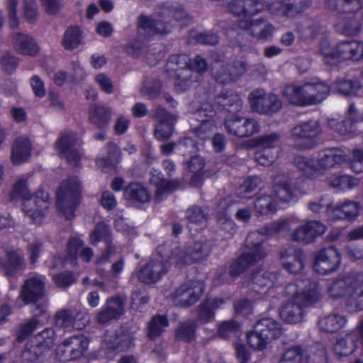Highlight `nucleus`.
<instances>
[{
	"mask_svg": "<svg viewBox=\"0 0 363 363\" xmlns=\"http://www.w3.org/2000/svg\"><path fill=\"white\" fill-rule=\"evenodd\" d=\"M284 293L288 301L281 307L280 316L289 323L301 322L304 308L320 298L318 285L308 279L288 284Z\"/></svg>",
	"mask_w": 363,
	"mask_h": 363,
	"instance_id": "nucleus-1",
	"label": "nucleus"
},
{
	"mask_svg": "<svg viewBox=\"0 0 363 363\" xmlns=\"http://www.w3.org/2000/svg\"><path fill=\"white\" fill-rule=\"evenodd\" d=\"M298 223L295 217L286 219H280L276 221L266 223L257 232H252L248 235L247 242L248 250L234 261L230 267L229 274L232 277H237L244 272L247 268L259 262L266 256V252L259 241L254 242L253 240L259 234L265 236L276 235L285 229H289V226Z\"/></svg>",
	"mask_w": 363,
	"mask_h": 363,
	"instance_id": "nucleus-2",
	"label": "nucleus"
},
{
	"mask_svg": "<svg viewBox=\"0 0 363 363\" xmlns=\"http://www.w3.org/2000/svg\"><path fill=\"white\" fill-rule=\"evenodd\" d=\"M207 69L206 60L196 56L193 60L186 55H174L169 57L166 71L170 77L175 79L177 91L186 90L191 83L200 79L201 74Z\"/></svg>",
	"mask_w": 363,
	"mask_h": 363,
	"instance_id": "nucleus-3",
	"label": "nucleus"
},
{
	"mask_svg": "<svg viewBox=\"0 0 363 363\" xmlns=\"http://www.w3.org/2000/svg\"><path fill=\"white\" fill-rule=\"evenodd\" d=\"M328 297L337 300L345 298L349 313L363 311V276L345 275L337 277L328 288Z\"/></svg>",
	"mask_w": 363,
	"mask_h": 363,
	"instance_id": "nucleus-4",
	"label": "nucleus"
},
{
	"mask_svg": "<svg viewBox=\"0 0 363 363\" xmlns=\"http://www.w3.org/2000/svg\"><path fill=\"white\" fill-rule=\"evenodd\" d=\"M186 16L185 12L178 6L167 4L159 12V18L140 16L139 21L140 33L147 37L156 34H167L170 32L174 21H179Z\"/></svg>",
	"mask_w": 363,
	"mask_h": 363,
	"instance_id": "nucleus-5",
	"label": "nucleus"
},
{
	"mask_svg": "<svg viewBox=\"0 0 363 363\" xmlns=\"http://www.w3.org/2000/svg\"><path fill=\"white\" fill-rule=\"evenodd\" d=\"M320 53L328 65H335L340 60H357L363 57V43L351 40L332 45L328 40H323L320 43Z\"/></svg>",
	"mask_w": 363,
	"mask_h": 363,
	"instance_id": "nucleus-6",
	"label": "nucleus"
},
{
	"mask_svg": "<svg viewBox=\"0 0 363 363\" xmlns=\"http://www.w3.org/2000/svg\"><path fill=\"white\" fill-rule=\"evenodd\" d=\"M169 252V247L167 245L159 246L156 254L139 272L138 279L146 284L160 280L169 269V259L174 262V258L172 257V250H171L170 254Z\"/></svg>",
	"mask_w": 363,
	"mask_h": 363,
	"instance_id": "nucleus-7",
	"label": "nucleus"
},
{
	"mask_svg": "<svg viewBox=\"0 0 363 363\" xmlns=\"http://www.w3.org/2000/svg\"><path fill=\"white\" fill-rule=\"evenodd\" d=\"M81 187L77 178H69L62 182L57 192V206L66 219L74 217L79 203Z\"/></svg>",
	"mask_w": 363,
	"mask_h": 363,
	"instance_id": "nucleus-8",
	"label": "nucleus"
},
{
	"mask_svg": "<svg viewBox=\"0 0 363 363\" xmlns=\"http://www.w3.org/2000/svg\"><path fill=\"white\" fill-rule=\"evenodd\" d=\"M172 250L175 265L182 267L206 258L211 251V245L206 241H197L184 249L174 246Z\"/></svg>",
	"mask_w": 363,
	"mask_h": 363,
	"instance_id": "nucleus-9",
	"label": "nucleus"
},
{
	"mask_svg": "<svg viewBox=\"0 0 363 363\" xmlns=\"http://www.w3.org/2000/svg\"><path fill=\"white\" fill-rule=\"evenodd\" d=\"M215 111L210 104H203L197 109L191 117V125L195 135L201 140L208 138L216 130L213 120Z\"/></svg>",
	"mask_w": 363,
	"mask_h": 363,
	"instance_id": "nucleus-10",
	"label": "nucleus"
},
{
	"mask_svg": "<svg viewBox=\"0 0 363 363\" xmlns=\"http://www.w3.org/2000/svg\"><path fill=\"white\" fill-rule=\"evenodd\" d=\"M294 225L289 226L291 229L289 234L292 240L310 244L313 242L318 237L323 235L326 231V226L318 220H299Z\"/></svg>",
	"mask_w": 363,
	"mask_h": 363,
	"instance_id": "nucleus-11",
	"label": "nucleus"
},
{
	"mask_svg": "<svg viewBox=\"0 0 363 363\" xmlns=\"http://www.w3.org/2000/svg\"><path fill=\"white\" fill-rule=\"evenodd\" d=\"M248 99L252 111L260 114L272 115L282 107V102L277 95L266 94L262 89L252 91Z\"/></svg>",
	"mask_w": 363,
	"mask_h": 363,
	"instance_id": "nucleus-12",
	"label": "nucleus"
},
{
	"mask_svg": "<svg viewBox=\"0 0 363 363\" xmlns=\"http://www.w3.org/2000/svg\"><path fill=\"white\" fill-rule=\"evenodd\" d=\"M204 284L199 280H191L180 285L172 296L173 303L179 306H189L198 301L203 292Z\"/></svg>",
	"mask_w": 363,
	"mask_h": 363,
	"instance_id": "nucleus-13",
	"label": "nucleus"
},
{
	"mask_svg": "<svg viewBox=\"0 0 363 363\" xmlns=\"http://www.w3.org/2000/svg\"><path fill=\"white\" fill-rule=\"evenodd\" d=\"M238 26L258 40H271L276 32L275 26L267 18L245 19L238 22Z\"/></svg>",
	"mask_w": 363,
	"mask_h": 363,
	"instance_id": "nucleus-14",
	"label": "nucleus"
},
{
	"mask_svg": "<svg viewBox=\"0 0 363 363\" xmlns=\"http://www.w3.org/2000/svg\"><path fill=\"white\" fill-rule=\"evenodd\" d=\"M340 252L336 248L330 247L318 252L313 268L318 274L326 275L335 272L340 267Z\"/></svg>",
	"mask_w": 363,
	"mask_h": 363,
	"instance_id": "nucleus-15",
	"label": "nucleus"
},
{
	"mask_svg": "<svg viewBox=\"0 0 363 363\" xmlns=\"http://www.w3.org/2000/svg\"><path fill=\"white\" fill-rule=\"evenodd\" d=\"M77 141L78 138L75 133L65 132L55 143V148L60 156L66 158L68 162L74 167L78 166L81 160L80 153L74 148Z\"/></svg>",
	"mask_w": 363,
	"mask_h": 363,
	"instance_id": "nucleus-16",
	"label": "nucleus"
},
{
	"mask_svg": "<svg viewBox=\"0 0 363 363\" xmlns=\"http://www.w3.org/2000/svg\"><path fill=\"white\" fill-rule=\"evenodd\" d=\"M229 133L239 138L250 137L259 131V123L254 118L232 116L225 121Z\"/></svg>",
	"mask_w": 363,
	"mask_h": 363,
	"instance_id": "nucleus-17",
	"label": "nucleus"
},
{
	"mask_svg": "<svg viewBox=\"0 0 363 363\" xmlns=\"http://www.w3.org/2000/svg\"><path fill=\"white\" fill-rule=\"evenodd\" d=\"M49 208L48 194L40 191L23 201V212L34 222L39 223Z\"/></svg>",
	"mask_w": 363,
	"mask_h": 363,
	"instance_id": "nucleus-18",
	"label": "nucleus"
},
{
	"mask_svg": "<svg viewBox=\"0 0 363 363\" xmlns=\"http://www.w3.org/2000/svg\"><path fill=\"white\" fill-rule=\"evenodd\" d=\"M55 325L67 331L82 330L88 323L86 315L79 311L64 309L58 311L55 316Z\"/></svg>",
	"mask_w": 363,
	"mask_h": 363,
	"instance_id": "nucleus-19",
	"label": "nucleus"
},
{
	"mask_svg": "<svg viewBox=\"0 0 363 363\" xmlns=\"http://www.w3.org/2000/svg\"><path fill=\"white\" fill-rule=\"evenodd\" d=\"M44 288L45 278L40 275L33 276L25 281L20 298L26 304L35 302L43 296Z\"/></svg>",
	"mask_w": 363,
	"mask_h": 363,
	"instance_id": "nucleus-20",
	"label": "nucleus"
},
{
	"mask_svg": "<svg viewBox=\"0 0 363 363\" xmlns=\"http://www.w3.org/2000/svg\"><path fill=\"white\" fill-rule=\"evenodd\" d=\"M155 117L157 120L155 125V137L157 140L169 139L173 132V126L176 123L177 117L167 113L162 107H157L155 110Z\"/></svg>",
	"mask_w": 363,
	"mask_h": 363,
	"instance_id": "nucleus-21",
	"label": "nucleus"
},
{
	"mask_svg": "<svg viewBox=\"0 0 363 363\" xmlns=\"http://www.w3.org/2000/svg\"><path fill=\"white\" fill-rule=\"evenodd\" d=\"M317 160L321 176H323L325 171L335 168L346 162L347 156L341 149L328 148L320 151Z\"/></svg>",
	"mask_w": 363,
	"mask_h": 363,
	"instance_id": "nucleus-22",
	"label": "nucleus"
},
{
	"mask_svg": "<svg viewBox=\"0 0 363 363\" xmlns=\"http://www.w3.org/2000/svg\"><path fill=\"white\" fill-rule=\"evenodd\" d=\"M11 43L13 49L19 55L35 57L40 51V48L34 38L27 33H13Z\"/></svg>",
	"mask_w": 363,
	"mask_h": 363,
	"instance_id": "nucleus-23",
	"label": "nucleus"
},
{
	"mask_svg": "<svg viewBox=\"0 0 363 363\" xmlns=\"http://www.w3.org/2000/svg\"><path fill=\"white\" fill-rule=\"evenodd\" d=\"M305 258L302 251L293 247L282 250L280 255L281 266L291 274L300 273L303 269Z\"/></svg>",
	"mask_w": 363,
	"mask_h": 363,
	"instance_id": "nucleus-24",
	"label": "nucleus"
},
{
	"mask_svg": "<svg viewBox=\"0 0 363 363\" xmlns=\"http://www.w3.org/2000/svg\"><path fill=\"white\" fill-rule=\"evenodd\" d=\"M306 6L301 0H297L293 3L290 1L273 2L267 6V9L275 18H290L301 13Z\"/></svg>",
	"mask_w": 363,
	"mask_h": 363,
	"instance_id": "nucleus-25",
	"label": "nucleus"
},
{
	"mask_svg": "<svg viewBox=\"0 0 363 363\" xmlns=\"http://www.w3.org/2000/svg\"><path fill=\"white\" fill-rule=\"evenodd\" d=\"M54 330L51 328H46L38 334L35 337V345L31 346L23 352L24 358L34 361L45 350L49 349L54 344Z\"/></svg>",
	"mask_w": 363,
	"mask_h": 363,
	"instance_id": "nucleus-26",
	"label": "nucleus"
},
{
	"mask_svg": "<svg viewBox=\"0 0 363 363\" xmlns=\"http://www.w3.org/2000/svg\"><path fill=\"white\" fill-rule=\"evenodd\" d=\"M124 311V303L119 297H111L106 301L104 306L96 315L99 323L104 324L119 318Z\"/></svg>",
	"mask_w": 363,
	"mask_h": 363,
	"instance_id": "nucleus-27",
	"label": "nucleus"
},
{
	"mask_svg": "<svg viewBox=\"0 0 363 363\" xmlns=\"http://www.w3.org/2000/svg\"><path fill=\"white\" fill-rule=\"evenodd\" d=\"M132 345V339L127 335L116 336L113 333L105 335L104 347L108 359H113L117 352L128 349Z\"/></svg>",
	"mask_w": 363,
	"mask_h": 363,
	"instance_id": "nucleus-28",
	"label": "nucleus"
},
{
	"mask_svg": "<svg viewBox=\"0 0 363 363\" xmlns=\"http://www.w3.org/2000/svg\"><path fill=\"white\" fill-rule=\"evenodd\" d=\"M304 84L308 106L320 103L330 93L329 86L323 81L314 79Z\"/></svg>",
	"mask_w": 363,
	"mask_h": 363,
	"instance_id": "nucleus-29",
	"label": "nucleus"
},
{
	"mask_svg": "<svg viewBox=\"0 0 363 363\" xmlns=\"http://www.w3.org/2000/svg\"><path fill=\"white\" fill-rule=\"evenodd\" d=\"M274 199L277 203H289L296 196V192L292 187L290 180L284 176L277 177L274 179L273 188Z\"/></svg>",
	"mask_w": 363,
	"mask_h": 363,
	"instance_id": "nucleus-30",
	"label": "nucleus"
},
{
	"mask_svg": "<svg viewBox=\"0 0 363 363\" xmlns=\"http://www.w3.org/2000/svg\"><path fill=\"white\" fill-rule=\"evenodd\" d=\"M215 103L230 113H238L242 108L240 96L233 90H223L215 98Z\"/></svg>",
	"mask_w": 363,
	"mask_h": 363,
	"instance_id": "nucleus-31",
	"label": "nucleus"
},
{
	"mask_svg": "<svg viewBox=\"0 0 363 363\" xmlns=\"http://www.w3.org/2000/svg\"><path fill=\"white\" fill-rule=\"evenodd\" d=\"M253 289L260 294H266L279 284V274L276 272H256L252 275Z\"/></svg>",
	"mask_w": 363,
	"mask_h": 363,
	"instance_id": "nucleus-32",
	"label": "nucleus"
},
{
	"mask_svg": "<svg viewBox=\"0 0 363 363\" xmlns=\"http://www.w3.org/2000/svg\"><path fill=\"white\" fill-rule=\"evenodd\" d=\"M322 132L321 126L316 120L304 121L295 125L291 131V136L300 139H312Z\"/></svg>",
	"mask_w": 363,
	"mask_h": 363,
	"instance_id": "nucleus-33",
	"label": "nucleus"
},
{
	"mask_svg": "<svg viewBox=\"0 0 363 363\" xmlns=\"http://www.w3.org/2000/svg\"><path fill=\"white\" fill-rule=\"evenodd\" d=\"M296 168L308 178L321 177L317 158L311 156L296 155L294 159Z\"/></svg>",
	"mask_w": 363,
	"mask_h": 363,
	"instance_id": "nucleus-34",
	"label": "nucleus"
},
{
	"mask_svg": "<svg viewBox=\"0 0 363 363\" xmlns=\"http://www.w3.org/2000/svg\"><path fill=\"white\" fill-rule=\"evenodd\" d=\"M83 242L79 238H72L68 242L67 252L68 259L72 263H76L78 255L86 262H89L93 257V250L89 247H83Z\"/></svg>",
	"mask_w": 363,
	"mask_h": 363,
	"instance_id": "nucleus-35",
	"label": "nucleus"
},
{
	"mask_svg": "<svg viewBox=\"0 0 363 363\" xmlns=\"http://www.w3.org/2000/svg\"><path fill=\"white\" fill-rule=\"evenodd\" d=\"M358 335L352 331L337 338L334 346L335 352L340 357H346L351 354L357 347Z\"/></svg>",
	"mask_w": 363,
	"mask_h": 363,
	"instance_id": "nucleus-36",
	"label": "nucleus"
},
{
	"mask_svg": "<svg viewBox=\"0 0 363 363\" xmlns=\"http://www.w3.org/2000/svg\"><path fill=\"white\" fill-rule=\"evenodd\" d=\"M305 91V84H289L284 88L283 96L291 104L308 106Z\"/></svg>",
	"mask_w": 363,
	"mask_h": 363,
	"instance_id": "nucleus-37",
	"label": "nucleus"
},
{
	"mask_svg": "<svg viewBox=\"0 0 363 363\" xmlns=\"http://www.w3.org/2000/svg\"><path fill=\"white\" fill-rule=\"evenodd\" d=\"M31 151V144L27 138H19L14 142L11 158L13 164H20L28 160Z\"/></svg>",
	"mask_w": 363,
	"mask_h": 363,
	"instance_id": "nucleus-38",
	"label": "nucleus"
},
{
	"mask_svg": "<svg viewBox=\"0 0 363 363\" xmlns=\"http://www.w3.org/2000/svg\"><path fill=\"white\" fill-rule=\"evenodd\" d=\"M255 325L257 330L262 332L269 341L279 337L283 333L281 324L269 318L259 320Z\"/></svg>",
	"mask_w": 363,
	"mask_h": 363,
	"instance_id": "nucleus-39",
	"label": "nucleus"
},
{
	"mask_svg": "<svg viewBox=\"0 0 363 363\" xmlns=\"http://www.w3.org/2000/svg\"><path fill=\"white\" fill-rule=\"evenodd\" d=\"M359 210L360 206L357 202L345 201L334 206L332 219H352L359 215Z\"/></svg>",
	"mask_w": 363,
	"mask_h": 363,
	"instance_id": "nucleus-40",
	"label": "nucleus"
},
{
	"mask_svg": "<svg viewBox=\"0 0 363 363\" xmlns=\"http://www.w3.org/2000/svg\"><path fill=\"white\" fill-rule=\"evenodd\" d=\"M118 150L113 143H108L100 152L96 159V164L105 170V168L114 167L118 162Z\"/></svg>",
	"mask_w": 363,
	"mask_h": 363,
	"instance_id": "nucleus-41",
	"label": "nucleus"
},
{
	"mask_svg": "<svg viewBox=\"0 0 363 363\" xmlns=\"http://www.w3.org/2000/svg\"><path fill=\"white\" fill-rule=\"evenodd\" d=\"M168 325L169 321L165 315H155L152 316L147 323V336L150 340H156L162 335Z\"/></svg>",
	"mask_w": 363,
	"mask_h": 363,
	"instance_id": "nucleus-42",
	"label": "nucleus"
},
{
	"mask_svg": "<svg viewBox=\"0 0 363 363\" xmlns=\"http://www.w3.org/2000/svg\"><path fill=\"white\" fill-rule=\"evenodd\" d=\"M111 109L100 105H93L89 108L91 123L99 128H104L109 122Z\"/></svg>",
	"mask_w": 363,
	"mask_h": 363,
	"instance_id": "nucleus-43",
	"label": "nucleus"
},
{
	"mask_svg": "<svg viewBox=\"0 0 363 363\" xmlns=\"http://www.w3.org/2000/svg\"><path fill=\"white\" fill-rule=\"evenodd\" d=\"M346 323L347 319L344 315L333 313L320 318L318 325L320 330L333 333L345 326Z\"/></svg>",
	"mask_w": 363,
	"mask_h": 363,
	"instance_id": "nucleus-44",
	"label": "nucleus"
},
{
	"mask_svg": "<svg viewBox=\"0 0 363 363\" xmlns=\"http://www.w3.org/2000/svg\"><path fill=\"white\" fill-rule=\"evenodd\" d=\"M277 201L271 196L262 194L254 201V208L257 216H269L277 211Z\"/></svg>",
	"mask_w": 363,
	"mask_h": 363,
	"instance_id": "nucleus-45",
	"label": "nucleus"
},
{
	"mask_svg": "<svg viewBox=\"0 0 363 363\" xmlns=\"http://www.w3.org/2000/svg\"><path fill=\"white\" fill-rule=\"evenodd\" d=\"M83 43L82 31L79 26H70L65 32L62 45L66 50H74Z\"/></svg>",
	"mask_w": 363,
	"mask_h": 363,
	"instance_id": "nucleus-46",
	"label": "nucleus"
},
{
	"mask_svg": "<svg viewBox=\"0 0 363 363\" xmlns=\"http://www.w3.org/2000/svg\"><path fill=\"white\" fill-rule=\"evenodd\" d=\"M124 197L130 201L145 203L150 200V194L147 189L138 183L126 186L123 191Z\"/></svg>",
	"mask_w": 363,
	"mask_h": 363,
	"instance_id": "nucleus-47",
	"label": "nucleus"
},
{
	"mask_svg": "<svg viewBox=\"0 0 363 363\" xmlns=\"http://www.w3.org/2000/svg\"><path fill=\"white\" fill-rule=\"evenodd\" d=\"M228 206V203L226 199H223L219 203L217 207L218 222L224 230L233 233L235 230V223L227 211Z\"/></svg>",
	"mask_w": 363,
	"mask_h": 363,
	"instance_id": "nucleus-48",
	"label": "nucleus"
},
{
	"mask_svg": "<svg viewBox=\"0 0 363 363\" xmlns=\"http://www.w3.org/2000/svg\"><path fill=\"white\" fill-rule=\"evenodd\" d=\"M328 0V7L332 10H338L341 12H355L359 11L363 6L362 0Z\"/></svg>",
	"mask_w": 363,
	"mask_h": 363,
	"instance_id": "nucleus-49",
	"label": "nucleus"
},
{
	"mask_svg": "<svg viewBox=\"0 0 363 363\" xmlns=\"http://www.w3.org/2000/svg\"><path fill=\"white\" fill-rule=\"evenodd\" d=\"M333 200L329 196H323L321 198L311 201L308 203V208L313 213L325 212L328 216L332 218L334 209Z\"/></svg>",
	"mask_w": 363,
	"mask_h": 363,
	"instance_id": "nucleus-50",
	"label": "nucleus"
},
{
	"mask_svg": "<svg viewBox=\"0 0 363 363\" xmlns=\"http://www.w3.org/2000/svg\"><path fill=\"white\" fill-rule=\"evenodd\" d=\"M112 240L109 227L104 223H99L89 234V242L91 245H97L100 241L107 242Z\"/></svg>",
	"mask_w": 363,
	"mask_h": 363,
	"instance_id": "nucleus-51",
	"label": "nucleus"
},
{
	"mask_svg": "<svg viewBox=\"0 0 363 363\" xmlns=\"http://www.w3.org/2000/svg\"><path fill=\"white\" fill-rule=\"evenodd\" d=\"M7 259L8 264L4 267L6 273L9 274L24 267L23 253L21 250L8 252Z\"/></svg>",
	"mask_w": 363,
	"mask_h": 363,
	"instance_id": "nucleus-52",
	"label": "nucleus"
},
{
	"mask_svg": "<svg viewBox=\"0 0 363 363\" xmlns=\"http://www.w3.org/2000/svg\"><path fill=\"white\" fill-rule=\"evenodd\" d=\"M358 184L359 180L349 175L335 176L330 181V186L339 191L350 190Z\"/></svg>",
	"mask_w": 363,
	"mask_h": 363,
	"instance_id": "nucleus-53",
	"label": "nucleus"
},
{
	"mask_svg": "<svg viewBox=\"0 0 363 363\" xmlns=\"http://www.w3.org/2000/svg\"><path fill=\"white\" fill-rule=\"evenodd\" d=\"M150 182L156 186L155 195L159 201L164 199L177 186L175 182L166 181L155 177L150 179Z\"/></svg>",
	"mask_w": 363,
	"mask_h": 363,
	"instance_id": "nucleus-54",
	"label": "nucleus"
},
{
	"mask_svg": "<svg viewBox=\"0 0 363 363\" xmlns=\"http://www.w3.org/2000/svg\"><path fill=\"white\" fill-rule=\"evenodd\" d=\"M337 29L346 35H356L362 30V23L356 18H347L337 23Z\"/></svg>",
	"mask_w": 363,
	"mask_h": 363,
	"instance_id": "nucleus-55",
	"label": "nucleus"
},
{
	"mask_svg": "<svg viewBox=\"0 0 363 363\" xmlns=\"http://www.w3.org/2000/svg\"><path fill=\"white\" fill-rule=\"evenodd\" d=\"M262 183L259 177L254 176L247 178L236 191L238 196L242 199H249L251 193L257 189Z\"/></svg>",
	"mask_w": 363,
	"mask_h": 363,
	"instance_id": "nucleus-56",
	"label": "nucleus"
},
{
	"mask_svg": "<svg viewBox=\"0 0 363 363\" xmlns=\"http://www.w3.org/2000/svg\"><path fill=\"white\" fill-rule=\"evenodd\" d=\"M33 195L29 189L28 181L25 178L18 179L14 184L11 192V198L12 199H21L22 201Z\"/></svg>",
	"mask_w": 363,
	"mask_h": 363,
	"instance_id": "nucleus-57",
	"label": "nucleus"
},
{
	"mask_svg": "<svg viewBox=\"0 0 363 363\" xmlns=\"http://www.w3.org/2000/svg\"><path fill=\"white\" fill-rule=\"evenodd\" d=\"M280 135L279 133H272L259 136L256 138L255 142L257 147L280 151L278 145Z\"/></svg>",
	"mask_w": 363,
	"mask_h": 363,
	"instance_id": "nucleus-58",
	"label": "nucleus"
},
{
	"mask_svg": "<svg viewBox=\"0 0 363 363\" xmlns=\"http://www.w3.org/2000/svg\"><path fill=\"white\" fill-rule=\"evenodd\" d=\"M196 325L192 320L182 323L176 333V338L184 342H191L195 338Z\"/></svg>",
	"mask_w": 363,
	"mask_h": 363,
	"instance_id": "nucleus-59",
	"label": "nucleus"
},
{
	"mask_svg": "<svg viewBox=\"0 0 363 363\" xmlns=\"http://www.w3.org/2000/svg\"><path fill=\"white\" fill-rule=\"evenodd\" d=\"M262 332L257 330V327L255 325L252 331L247 335V340L249 345L255 350H262L270 342Z\"/></svg>",
	"mask_w": 363,
	"mask_h": 363,
	"instance_id": "nucleus-60",
	"label": "nucleus"
},
{
	"mask_svg": "<svg viewBox=\"0 0 363 363\" xmlns=\"http://www.w3.org/2000/svg\"><path fill=\"white\" fill-rule=\"evenodd\" d=\"M255 160L261 165L269 166L279 157L280 151L257 147Z\"/></svg>",
	"mask_w": 363,
	"mask_h": 363,
	"instance_id": "nucleus-61",
	"label": "nucleus"
},
{
	"mask_svg": "<svg viewBox=\"0 0 363 363\" xmlns=\"http://www.w3.org/2000/svg\"><path fill=\"white\" fill-rule=\"evenodd\" d=\"M72 350V359H78L82 356L89 346V340L84 335H76L69 337Z\"/></svg>",
	"mask_w": 363,
	"mask_h": 363,
	"instance_id": "nucleus-62",
	"label": "nucleus"
},
{
	"mask_svg": "<svg viewBox=\"0 0 363 363\" xmlns=\"http://www.w3.org/2000/svg\"><path fill=\"white\" fill-rule=\"evenodd\" d=\"M354 123L340 118H330L328 121L330 128L342 135H348L354 132Z\"/></svg>",
	"mask_w": 363,
	"mask_h": 363,
	"instance_id": "nucleus-63",
	"label": "nucleus"
},
{
	"mask_svg": "<svg viewBox=\"0 0 363 363\" xmlns=\"http://www.w3.org/2000/svg\"><path fill=\"white\" fill-rule=\"evenodd\" d=\"M204 167V161L200 156L196 155L191 157L188 164V168L193 173L191 182L194 184H199L201 179V171Z\"/></svg>",
	"mask_w": 363,
	"mask_h": 363,
	"instance_id": "nucleus-64",
	"label": "nucleus"
}]
</instances>
